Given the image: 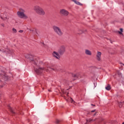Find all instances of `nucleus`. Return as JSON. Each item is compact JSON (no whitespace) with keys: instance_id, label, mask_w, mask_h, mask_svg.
<instances>
[{"instance_id":"obj_4","label":"nucleus","mask_w":124,"mask_h":124,"mask_svg":"<svg viewBox=\"0 0 124 124\" xmlns=\"http://www.w3.org/2000/svg\"><path fill=\"white\" fill-rule=\"evenodd\" d=\"M45 70L48 72L49 71V69H47L46 68H39L37 69L36 68H34V71L38 75L41 74L42 72H44Z\"/></svg>"},{"instance_id":"obj_9","label":"nucleus","mask_w":124,"mask_h":124,"mask_svg":"<svg viewBox=\"0 0 124 124\" xmlns=\"http://www.w3.org/2000/svg\"><path fill=\"white\" fill-rule=\"evenodd\" d=\"M101 55L102 53L100 51H97L96 54V59L98 62H100L101 61Z\"/></svg>"},{"instance_id":"obj_25","label":"nucleus","mask_w":124,"mask_h":124,"mask_svg":"<svg viewBox=\"0 0 124 124\" xmlns=\"http://www.w3.org/2000/svg\"><path fill=\"white\" fill-rule=\"evenodd\" d=\"M56 124H60V120H57L56 121Z\"/></svg>"},{"instance_id":"obj_14","label":"nucleus","mask_w":124,"mask_h":124,"mask_svg":"<svg viewBox=\"0 0 124 124\" xmlns=\"http://www.w3.org/2000/svg\"><path fill=\"white\" fill-rule=\"evenodd\" d=\"M98 118H96L95 119H87L86 121H87V124L89 123H91V122H95V121L96 120H97Z\"/></svg>"},{"instance_id":"obj_23","label":"nucleus","mask_w":124,"mask_h":124,"mask_svg":"<svg viewBox=\"0 0 124 124\" xmlns=\"http://www.w3.org/2000/svg\"><path fill=\"white\" fill-rule=\"evenodd\" d=\"M0 51H1V52H5V50H4V49L2 48H0Z\"/></svg>"},{"instance_id":"obj_3","label":"nucleus","mask_w":124,"mask_h":124,"mask_svg":"<svg viewBox=\"0 0 124 124\" xmlns=\"http://www.w3.org/2000/svg\"><path fill=\"white\" fill-rule=\"evenodd\" d=\"M52 29L59 36H62V34H63V32H62V31L59 27L54 25L52 27Z\"/></svg>"},{"instance_id":"obj_7","label":"nucleus","mask_w":124,"mask_h":124,"mask_svg":"<svg viewBox=\"0 0 124 124\" xmlns=\"http://www.w3.org/2000/svg\"><path fill=\"white\" fill-rule=\"evenodd\" d=\"M0 78H4L5 81L8 80V77L6 75V74L2 71L0 73Z\"/></svg>"},{"instance_id":"obj_34","label":"nucleus","mask_w":124,"mask_h":124,"mask_svg":"<svg viewBox=\"0 0 124 124\" xmlns=\"http://www.w3.org/2000/svg\"><path fill=\"white\" fill-rule=\"evenodd\" d=\"M95 115H96V113H94V114H93V116H95Z\"/></svg>"},{"instance_id":"obj_1","label":"nucleus","mask_w":124,"mask_h":124,"mask_svg":"<svg viewBox=\"0 0 124 124\" xmlns=\"http://www.w3.org/2000/svg\"><path fill=\"white\" fill-rule=\"evenodd\" d=\"M26 11L25 9L21 8L19 9V11L17 12L16 14L19 18H21L22 19H28L29 16L25 14Z\"/></svg>"},{"instance_id":"obj_31","label":"nucleus","mask_w":124,"mask_h":124,"mask_svg":"<svg viewBox=\"0 0 124 124\" xmlns=\"http://www.w3.org/2000/svg\"><path fill=\"white\" fill-rule=\"evenodd\" d=\"M94 88H95V87H96V84L95 83H94Z\"/></svg>"},{"instance_id":"obj_5","label":"nucleus","mask_w":124,"mask_h":124,"mask_svg":"<svg viewBox=\"0 0 124 124\" xmlns=\"http://www.w3.org/2000/svg\"><path fill=\"white\" fill-rule=\"evenodd\" d=\"M64 52H65V46H61L58 50L59 54L62 56V55H63Z\"/></svg>"},{"instance_id":"obj_21","label":"nucleus","mask_w":124,"mask_h":124,"mask_svg":"<svg viewBox=\"0 0 124 124\" xmlns=\"http://www.w3.org/2000/svg\"><path fill=\"white\" fill-rule=\"evenodd\" d=\"M62 93H63V94H65L66 95H67V96H68L69 93H66V92H65L64 91H63Z\"/></svg>"},{"instance_id":"obj_37","label":"nucleus","mask_w":124,"mask_h":124,"mask_svg":"<svg viewBox=\"0 0 124 124\" xmlns=\"http://www.w3.org/2000/svg\"><path fill=\"white\" fill-rule=\"evenodd\" d=\"M110 43H112V41L111 40H110Z\"/></svg>"},{"instance_id":"obj_16","label":"nucleus","mask_w":124,"mask_h":124,"mask_svg":"<svg viewBox=\"0 0 124 124\" xmlns=\"http://www.w3.org/2000/svg\"><path fill=\"white\" fill-rule=\"evenodd\" d=\"M73 1L76 3V4H77L78 5H83L82 3H80L79 2L77 1L76 0H73Z\"/></svg>"},{"instance_id":"obj_18","label":"nucleus","mask_w":124,"mask_h":124,"mask_svg":"<svg viewBox=\"0 0 124 124\" xmlns=\"http://www.w3.org/2000/svg\"><path fill=\"white\" fill-rule=\"evenodd\" d=\"M118 104L120 108H122V106L124 105V101L118 102Z\"/></svg>"},{"instance_id":"obj_29","label":"nucleus","mask_w":124,"mask_h":124,"mask_svg":"<svg viewBox=\"0 0 124 124\" xmlns=\"http://www.w3.org/2000/svg\"><path fill=\"white\" fill-rule=\"evenodd\" d=\"M23 30H20L19 31V32H20V33H22V32H23Z\"/></svg>"},{"instance_id":"obj_8","label":"nucleus","mask_w":124,"mask_h":124,"mask_svg":"<svg viewBox=\"0 0 124 124\" xmlns=\"http://www.w3.org/2000/svg\"><path fill=\"white\" fill-rule=\"evenodd\" d=\"M52 56L54 57V58H56V59H57L58 60H60L61 59V55L59 52H57L56 51H54L52 53Z\"/></svg>"},{"instance_id":"obj_6","label":"nucleus","mask_w":124,"mask_h":124,"mask_svg":"<svg viewBox=\"0 0 124 124\" xmlns=\"http://www.w3.org/2000/svg\"><path fill=\"white\" fill-rule=\"evenodd\" d=\"M60 14L61 15H62L63 16H68V15L69 14V12L67 11V10L62 9L60 10Z\"/></svg>"},{"instance_id":"obj_41","label":"nucleus","mask_w":124,"mask_h":124,"mask_svg":"<svg viewBox=\"0 0 124 124\" xmlns=\"http://www.w3.org/2000/svg\"><path fill=\"white\" fill-rule=\"evenodd\" d=\"M85 31H86L87 30H85Z\"/></svg>"},{"instance_id":"obj_10","label":"nucleus","mask_w":124,"mask_h":124,"mask_svg":"<svg viewBox=\"0 0 124 124\" xmlns=\"http://www.w3.org/2000/svg\"><path fill=\"white\" fill-rule=\"evenodd\" d=\"M31 61L32 62V63L35 64V65L38 66V61L37 60H36V58L35 57H33V58L31 59Z\"/></svg>"},{"instance_id":"obj_36","label":"nucleus","mask_w":124,"mask_h":124,"mask_svg":"<svg viewBox=\"0 0 124 124\" xmlns=\"http://www.w3.org/2000/svg\"><path fill=\"white\" fill-rule=\"evenodd\" d=\"M1 102H2L0 100V103H1Z\"/></svg>"},{"instance_id":"obj_40","label":"nucleus","mask_w":124,"mask_h":124,"mask_svg":"<svg viewBox=\"0 0 124 124\" xmlns=\"http://www.w3.org/2000/svg\"><path fill=\"white\" fill-rule=\"evenodd\" d=\"M122 65H124V64H122Z\"/></svg>"},{"instance_id":"obj_20","label":"nucleus","mask_w":124,"mask_h":124,"mask_svg":"<svg viewBox=\"0 0 124 124\" xmlns=\"http://www.w3.org/2000/svg\"><path fill=\"white\" fill-rule=\"evenodd\" d=\"M117 74L119 75V77H122V73L120 71H117Z\"/></svg>"},{"instance_id":"obj_24","label":"nucleus","mask_w":124,"mask_h":124,"mask_svg":"<svg viewBox=\"0 0 124 124\" xmlns=\"http://www.w3.org/2000/svg\"><path fill=\"white\" fill-rule=\"evenodd\" d=\"M10 111L13 113V114H15V112H14V111H13V109H10Z\"/></svg>"},{"instance_id":"obj_19","label":"nucleus","mask_w":124,"mask_h":124,"mask_svg":"<svg viewBox=\"0 0 124 124\" xmlns=\"http://www.w3.org/2000/svg\"><path fill=\"white\" fill-rule=\"evenodd\" d=\"M104 121V119L102 118H99L98 121H97V123L98 124H100L101 122H102Z\"/></svg>"},{"instance_id":"obj_33","label":"nucleus","mask_w":124,"mask_h":124,"mask_svg":"<svg viewBox=\"0 0 124 124\" xmlns=\"http://www.w3.org/2000/svg\"><path fill=\"white\" fill-rule=\"evenodd\" d=\"M42 45H44V43H41Z\"/></svg>"},{"instance_id":"obj_15","label":"nucleus","mask_w":124,"mask_h":124,"mask_svg":"<svg viewBox=\"0 0 124 124\" xmlns=\"http://www.w3.org/2000/svg\"><path fill=\"white\" fill-rule=\"evenodd\" d=\"M123 28L120 29V31H118L117 32H118L120 35V37H122V36H124V34H123Z\"/></svg>"},{"instance_id":"obj_2","label":"nucleus","mask_w":124,"mask_h":124,"mask_svg":"<svg viewBox=\"0 0 124 124\" xmlns=\"http://www.w3.org/2000/svg\"><path fill=\"white\" fill-rule=\"evenodd\" d=\"M33 9L36 13L39 14V15H45V12L44 11V10L41 7L39 6V5H35L33 7Z\"/></svg>"},{"instance_id":"obj_28","label":"nucleus","mask_w":124,"mask_h":124,"mask_svg":"<svg viewBox=\"0 0 124 124\" xmlns=\"http://www.w3.org/2000/svg\"><path fill=\"white\" fill-rule=\"evenodd\" d=\"M94 112H95V109H94L91 111V113H93Z\"/></svg>"},{"instance_id":"obj_26","label":"nucleus","mask_w":124,"mask_h":124,"mask_svg":"<svg viewBox=\"0 0 124 124\" xmlns=\"http://www.w3.org/2000/svg\"><path fill=\"white\" fill-rule=\"evenodd\" d=\"M31 57V56L30 55H27V56H26V59H29V58H30Z\"/></svg>"},{"instance_id":"obj_12","label":"nucleus","mask_w":124,"mask_h":124,"mask_svg":"<svg viewBox=\"0 0 124 124\" xmlns=\"http://www.w3.org/2000/svg\"><path fill=\"white\" fill-rule=\"evenodd\" d=\"M64 97L65 99H66V100L67 102H68V101H70L71 103H73V104H75V101H74V100H73V99H72L70 97L67 98L65 97V96H64Z\"/></svg>"},{"instance_id":"obj_22","label":"nucleus","mask_w":124,"mask_h":124,"mask_svg":"<svg viewBox=\"0 0 124 124\" xmlns=\"http://www.w3.org/2000/svg\"><path fill=\"white\" fill-rule=\"evenodd\" d=\"M13 32L16 33V32H17V30L16 29H15V28H13Z\"/></svg>"},{"instance_id":"obj_17","label":"nucleus","mask_w":124,"mask_h":124,"mask_svg":"<svg viewBox=\"0 0 124 124\" xmlns=\"http://www.w3.org/2000/svg\"><path fill=\"white\" fill-rule=\"evenodd\" d=\"M105 89L107 90V91H110L111 90V86L108 84L107 86H106Z\"/></svg>"},{"instance_id":"obj_27","label":"nucleus","mask_w":124,"mask_h":124,"mask_svg":"<svg viewBox=\"0 0 124 124\" xmlns=\"http://www.w3.org/2000/svg\"><path fill=\"white\" fill-rule=\"evenodd\" d=\"M91 106H93V107L92 108H94V107H95V105L93 104H91Z\"/></svg>"},{"instance_id":"obj_30","label":"nucleus","mask_w":124,"mask_h":124,"mask_svg":"<svg viewBox=\"0 0 124 124\" xmlns=\"http://www.w3.org/2000/svg\"><path fill=\"white\" fill-rule=\"evenodd\" d=\"M73 76H74V77H77V75H73Z\"/></svg>"},{"instance_id":"obj_35","label":"nucleus","mask_w":124,"mask_h":124,"mask_svg":"<svg viewBox=\"0 0 124 124\" xmlns=\"http://www.w3.org/2000/svg\"><path fill=\"white\" fill-rule=\"evenodd\" d=\"M81 32H82V33L84 32V31H81Z\"/></svg>"},{"instance_id":"obj_32","label":"nucleus","mask_w":124,"mask_h":124,"mask_svg":"<svg viewBox=\"0 0 124 124\" xmlns=\"http://www.w3.org/2000/svg\"><path fill=\"white\" fill-rule=\"evenodd\" d=\"M1 26H2V27H4V24H2L1 25Z\"/></svg>"},{"instance_id":"obj_38","label":"nucleus","mask_w":124,"mask_h":124,"mask_svg":"<svg viewBox=\"0 0 124 124\" xmlns=\"http://www.w3.org/2000/svg\"><path fill=\"white\" fill-rule=\"evenodd\" d=\"M30 31H31L32 30H30ZM32 31H33L32 30Z\"/></svg>"},{"instance_id":"obj_39","label":"nucleus","mask_w":124,"mask_h":124,"mask_svg":"<svg viewBox=\"0 0 124 124\" xmlns=\"http://www.w3.org/2000/svg\"><path fill=\"white\" fill-rule=\"evenodd\" d=\"M122 124H124V122H123Z\"/></svg>"},{"instance_id":"obj_13","label":"nucleus","mask_w":124,"mask_h":124,"mask_svg":"<svg viewBox=\"0 0 124 124\" xmlns=\"http://www.w3.org/2000/svg\"><path fill=\"white\" fill-rule=\"evenodd\" d=\"M0 16L2 20H6V19H7V17H6V14H5L1 13Z\"/></svg>"},{"instance_id":"obj_11","label":"nucleus","mask_w":124,"mask_h":124,"mask_svg":"<svg viewBox=\"0 0 124 124\" xmlns=\"http://www.w3.org/2000/svg\"><path fill=\"white\" fill-rule=\"evenodd\" d=\"M85 54L87 55V56H92L93 55V53L92 52V51L86 49L85 50Z\"/></svg>"}]
</instances>
